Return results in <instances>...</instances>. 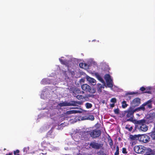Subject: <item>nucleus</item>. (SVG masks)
I'll return each mask as SVG.
<instances>
[{
  "instance_id": "8",
  "label": "nucleus",
  "mask_w": 155,
  "mask_h": 155,
  "mask_svg": "<svg viewBox=\"0 0 155 155\" xmlns=\"http://www.w3.org/2000/svg\"><path fill=\"white\" fill-rule=\"evenodd\" d=\"M41 146L45 149L49 150H52L53 149V146L50 143L46 142L45 141H44L41 143Z\"/></svg>"
},
{
  "instance_id": "44",
  "label": "nucleus",
  "mask_w": 155,
  "mask_h": 155,
  "mask_svg": "<svg viewBox=\"0 0 155 155\" xmlns=\"http://www.w3.org/2000/svg\"><path fill=\"white\" fill-rule=\"evenodd\" d=\"M149 90H150V87L149 88Z\"/></svg>"
},
{
  "instance_id": "45",
  "label": "nucleus",
  "mask_w": 155,
  "mask_h": 155,
  "mask_svg": "<svg viewBox=\"0 0 155 155\" xmlns=\"http://www.w3.org/2000/svg\"><path fill=\"white\" fill-rule=\"evenodd\" d=\"M5 149H6L5 148V149H4V150H5Z\"/></svg>"
},
{
  "instance_id": "43",
  "label": "nucleus",
  "mask_w": 155,
  "mask_h": 155,
  "mask_svg": "<svg viewBox=\"0 0 155 155\" xmlns=\"http://www.w3.org/2000/svg\"><path fill=\"white\" fill-rule=\"evenodd\" d=\"M88 97H91V95H89L88 96Z\"/></svg>"
},
{
  "instance_id": "27",
  "label": "nucleus",
  "mask_w": 155,
  "mask_h": 155,
  "mask_svg": "<svg viewBox=\"0 0 155 155\" xmlns=\"http://www.w3.org/2000/svg\"><path fill=\"white\" fill-rule=\"evenodd\" d=\"M68 114H76L78 112V111L77 110H71L68 111Z\"/></svg>"
},
{
  "instance_id": "40",
  "label": "nucleus",
  "mask_w": 155,
  "mask_h": 155,
  "mask_svg": "<svg viewBox=\"0 0 155 155\" xmlns=\"http://www.w3.org/2000/svg\"><path fill=\"white\" fill-rule=\"evenodd\" d=\"M114 103H113L112 104H110V106L111 107H114Z\"/></svg>"
},
{
  "instance_id": "30",
  "label": "nucleus",
  "mask_w": 155,
  "mask_h": 155,
  "mask_svg": "<svg viewBox=\"0 0 155 155\" xmlns=\"http://www.w3.org/2000/svg\"><path fill=\"white\" fill-rule=\"evenodd\" d=\"M19 152L20 151L18 150H17L15 151H14L13 153L15 155H20Z\"/></svg>"
},
{
  "instance_id": "31",
  "label": "nucleus",
  "mask_w": 155,
  "mask_h": 155,
  "mask_svg": "<svg viewBox=\"0 0 155 155\" xmlns=\"http://www.w3.org/2000/svg\"><path fill=\"white\" fill-rule=\"evenodd\" d=\"M128 94L129 95H133L134 94H140V93H139L138 92H128Z\"/></svg>"
},
{
  "instance_id": "13",
  "label": "nucleus",
  "mask_w": 155,
  "mask_h": 155,
  "mask_svg": "<svg viewBox=\"0 0 155 155\" xmlns=\"http://www.w3.org/2000/svg\"><path fill=\"white\" fill-rule=\"evenodd\" d=\"M145 153L147 154V155H155V153L154 150H152L150 148H147Z\"/></svg>"
},
{
  "instance_id": "28",
  "label": "nucleus",
  "mask_w": 155,
  "mask_h": 155,
  "mask_svg": "<svg viewBox=\"0 0 155 155\" xmlns=\"http://www.w3.org/2000/svg\"><path fill=\"white\" fill-rule=\"evenodd\" d=\"M76 98L78 100L83 99L84 98H85V97L82 95H78L76 97Z\"/></svg>"
},
{
  "instance_id": "5",
  "label": "nucleus",
  "mask_w": 155,
  "mask_h": 155,
  "mask_svg": "<svg viewBox=\"0 0 155 155\" xmlns=\"http://www.w3.org/2000/svg\"><path fill=\"white\" fill-rule=\"evenodd\" d=\"M90 148L96 150L101 149L103 146V144L97 142L96 140L91 142L90 144Z\"/></svg>"
},
{
  "instance_id": "20",
  "label": "nucleus",
  "mask_w": 155,
  "mask_h": 155,
  "mask_svg": "<svg viewBox=\"0 0 155 155\" xmlns=\"http://www.w3.org/2000/svg\"><path fill=\"white\" fill-rule=\"evenodd\" d=\"M82 101H71V103L74 104V105H71V106H75L77 104H79V105H81L82 104Z\"/></svg>"
},
{
  "instance_id": "18",
  "label": "nucleus",
  "mask_w": 155,
  "mask_h": 155,
  "mask_svg": "<svg viewBox=\"0 0 155 155\" xmlns=\"http://www.w3.org/2000/svg\"><path fill=\"white\" fill-rule=\"evenodd\" d=\"M139 137H140V135H130V138L132 140H134L137 139H139Z\"/></svg>"
},
{
  "instance_id": "19",
  "label": "nucleus",
  "mask_w": 155,
  "mask_h": 155,
  "mask_svg": "<svg viewBox=\"0 0 155 155\" xmlns=\"http://www.w3.org/2000/svg\"><path fill=\"white\" fill-rule=\"evenodd\" d=\"M106 81L107 85L108 87L110 88H112L113 87V85L112 83L113 81L112 80L109 81Z\"/></svg>"
},
{
  "instance_id": "42",
  "label": "nucleus",
  "mask_w": 155,
  "mask_h": 155,
  "mask_svg": "<svg viewBox=\"0 0 155 155\" xmlns=\"http://www.w3.org/2000/svg\"><path fill=\"white\" fill-rule=\"evenodd\" d=\"M41 154H46V153H40V155Z\"/></svg>"
},
{
  "instance_id": "39",
  "label": "nucleus",
  "mask_w": 155,
  "mask_h": 155,
  "mask_svg": "<svg viewBox=\"0 0 155 155\" xmlns=\"http://www.w3.org/2000/svg\"><path fill=\"white\" fill-rule=\"evenodd\" d=\"M13 153L12 152L9 153H7L5 155H12Z\"/></svg>"
},
{
  "instance_id": "37",
  "label": "nucleus",
  "mask_w": 155,
  "mask_h": 155,
  "mask_svg": "<svg viewBox=\"0 0 155 155\" xmlns=\"http://www.w3.org/2000/svg\"><path fill=\"white\" fill-rule=\"evenodd\" d=\"M109 144L110 146H112L113 145V142L112 140L110 139V141L109 143Z\"/></svg>"
},
{
  "instance_id": "15",
  "label": "nucleus",
  "mask_w": 155,
  "mask_h": 155,
  "mask_svg": "<svg viewBox=\"0 0 155 155\" xmlns=\"http://www.w3.org/2000/svg\"><path fill=\"white\" fill-rule=\"evenodd\" d=\"M46 136L47 137L51 138H54V134H53L52 131L51 130H50L47 133Z\"/></svg>"
},
{
  "instance_id": "32",
  "label": "nucleus",
  "mask_w": 155,
  "mask_h": 155,
  "mask_svg": "<svg viewBox=\"0 0 155 155\" xmlns=\"http://www.w3.org/2000/svg\"><path fill=\"white\" fill-rule=\"evenodd\" d=\"M117 101L116 99L115 98H113L111 99L110 102L113 103H115Z\"/></svg>"
},
{
  "instance_id": "24",
  "label": "nucleus",
  "mask_w": 155,
  "mask_h": 155,
  "mask_svg": "<svg viewBox=\"0 0 155 155\" xmlns=\"http://www.w3.org/2000/svg\"><path fill=\"white\" fill-rule=\"evenodd\" d=\"M127 104L126 101H123L122 103V107L123 108H124L127 107Z\"/></svg>"
},
{
  "instance_id": "9",
  "label": "nucleus",
  "mask_w": 155,
  "mask_h": 155,
  "mask_svg": "<svg viewBox=\"0 0 155 155\" xmlns=\"http://www.w3.org/2000/svg\"><path fill=\"white\" fill-rule=\"evenodd\" d=\"M140 140L143 142L147 143L149 142L150 140V137L146 134L140 135Z\"/></svg>"
},
{
  "instance_id": "29",
  "label": "nucleus",
  "mask_w": 155,
  "mask_h": 155,
  "mask_svg": "<svg viewBox=\"0 0 155 155\" xmlns=\"http://www.w3.org/2000/svg\"><path fill=\"white\" fill-rule=\"evenodd\" d=\"M119 154V147L118 146L116 147V151L114 155H118Z\"/></svg>"
},
{
  "instance_id": "26",
  "label": "nucleus",
  "mask_w": 155,
  "mask_h": 155,
  "mask_svg": "<svg viewBox=\"0 0 155 155\" xmlns=\"http://www.w3.org/2000/svg\"><path fill=\"white\" fill-rule=\"evenodd\" d=\"M86 119L90 120H93L94 119V116L93 115H90L86 118Z\"/></svg>"
},
{
  "instance_id": "16",
  "label": "nucleus",
  "mask_w": 155,
  "mask_h": 155,
  "mask_svg": "<svg viewBox=\"0 0 155 155\" xmlns=\"http://www.w3.org/2000/svg\"><path fill=\"white\" fill-rule=\"evenodd\" d=\"M59 61L61 63L64 65H65L67 66H68L69 64L68 61L67 60H63L60 58Z\"/></svg>"
},
{
  "instance_id": "3",
  "label": "nucleus",
  "mask_w": 155,
  "mask_h": 155,
  "mask_svg": "<svg viewBox=\"0 0 155 155\" xmlns=\"http://www.w3.org/2000/svg\"><path fill=\"white\" fill-rule=\"evenodd\" d=\"M81 88L83 91H82V94L84 93V91L86 93H89L90 94H94L96 92V89L94 87H91L88 84H85L81 85Z\"/></svg>"
},
{
  "instance_id": "38",
  "label": "nucleus",
  "mask_w": 155,
  "mask_h": 155,
  "mask_svg": "<svg viewBox=\"0 0 155 155\" xmlns=\"http://www.w3.org/2000/svg\"><path fill=\"white\" fill-rule=\"evenodd\" d=\"M143 93L150 94V93H151V92L150 91H146L144 92Z\"/></svg>"
},
{
  "instance_id": "23",
  "label": "nucleus",
  "mask_w": 155,
  "mask_h": 155,
  "mask_svg": "<svg viewBox=\"0 0 155 155\" xmlns=\"http://www.w3.org/2000/svg\"><path fill=\"white\" fill-rule=\"evenodd\" d=\"M104 78L106 81L111 80L110 76L109 74H106L104 77Z\"/></svg>"
},
{
  "instance_id": "36",
  "label": "nucleus",
  "mask_w": 155,
  "mask_h": 155,
  "mask_svg": "<svg viewBox=\"0 0 155 155\" xmlns=\"http://www.w3.org/2000/svg\"><path fill=\"white\" fill-rule=\"evenodd\" d=\"M140 90L142 91H144L146 90V88L143 87H142L140 88Z\"/></svg>"
},
{
  "instance_id": "7",
  "label": "nucleus",
  "mask_w": 155,
  "mask_h": 155,
  "mask_svg": "<svg viewBox=\"0 0 155 155\" xmlns=\"http://www.w3.org/2000/svg\"><path fill=\"white\" fill-rule=\"evenodd\" d=\"M140 104V99L136 98L134 99L131 102V106L130 107L134 109L135 107L139 106Z\"/></svg>"
},
{
  "instance_id": "4",
  "label": "nucleus",
  "mask_w": 155,
  "mask_h": 155,
  "mask_svg": "<svg viewBox=\"0 0 155 155\" xmlns=\"http://www.w3.org/2000/svg\"><path fill=\"white\" fill-rule=\"evenodd\" d=\"M101 132L100 130H93L87 132V134H89L90 136L93 138L99 137L101 134Z\"/></svg>"
},
{
  "instance_id": "11",
  "label": "nucleus",
  "mask_w": 155,
  "mask_h": 155,
  "mask_svg": "<svg viewBox=\"0 0 155 155\" xmlns=\"http://www.w3.org/2000/svg\"><path fill=\"white\" fill-rule=\"evenodd\" d=\"M146 103L143 104L141 105L140 107H138L137 108L134 109V110L135 111H139L141 110H143V111H145V107L146 106Z\"/></svg>"
},
{
  "instance_id": "35",
  "label": "nucleus",
  "mask_w": 155,
  "mask_h": 155,
  "mask_svg": "<svg viewBox=\"0 0 155 155\" xmlns=\"http://www.w3.org/2000/svg\"><path fill=\"white\" fill-rule=\"evenodd\" d=\"M122 153L124 154H126L127 153L126 151V149L125 148H122Z\"/></svg>"
},
{
  "instance_id": "21",
  "label": "nucleus",
  "mask_w": 155,
  "mask_h": 155,
  "mask_svg": "<svg viewBox=\"0 0 155 155\" xmlns=\"http://www.w3.org/2000/svg\"><path fill=\"white\" fill-rule=\"evenodd\" d=\"M150 136L153 140H155V130L150 133Z\"/></svg>"
},
{
  "instance_id": "10",
  "label": "nucleus",
  "mask_w": 155,
  "mask_h": 155,
  "mask_svg": "<svg viewBox=\"0 0 155 155\" xmlns=\"http://www.w3.org/2000/svg\"><path fill=\"white\" fill-rule=\"evenodd\" d=\"M58 105L60 107L64 106H71V105H74V104H71V103L68 102L67 101H64L62 103H60L58 104Z\"/></svg>"
},
{
  "instance_id": "2",
  "label": "nucleus",
  "mask_w": 155,
  "mask_h": 155,
  "mask_svg": "<svg viewBox=\"0 0 155 155\" xmlns=\"http://www.w3.org/2000/svg\"><path fill=\"white\" fill-rule=\"evenodd\" d=\"M146 120L143 119L140 120H137L134 123L135 126L140 130L145 132L148 130V126L146 125Z\"/></svg>"
},
{
  "instance_id": "1",
  "label": "nucleus",
  "mask_w": 155,
  "mask_h": 155,
  "mask_svg": "<svg viewBox=\"0 0 155 155\" xmlns=\"http://www.w3.org/2000/svg\"><path fill=\"white\" fill-rule=\"evenodd\" d=\"M134 109L130 107L128 109L124 111L125 117L127 121H130L135 123L137 120L134 119V113L135 112Z\"/></svg>"
},
{
  "instance_id": "12",
  "label": "nucleus",
  "mask_w": 155,
  "mask_h": 155,
  "mask_svg": "<svg viewBox=\"0 0 155 155\" xmlns=\"http://www.w3.org/2000/svg\"><path fill=\"white\" fill-rule=\"evenodd\" d=\"M86 78L87 81L89 82L92 84L94 85L96 84V81L93 78H91L88 76H87Z\"/></svg>"
},
{
  "instance_id": "22",
  "label": "nucleus",
  "mask_w": 155,
  "mask_h": 155,
  "mask_svg": "<svg viewBox=\"0 0 155 155\" xmlns=\"http://www.w3.org/2000/svg\"><path fill=\"white\" fill-rule=\"evenodd\" d=\"M126 129L128 130L129 131H131L133 129L132 126H130V125L127 124L125 127Z\"/></svg>"
},
{
  "instance_id": "6",
  "label": "nucleus",
  "mask_w": 155,
  "mask_h": 155,
  "mask_svg": "<svg viewBox=\"0 0 155 155\" xmlns=\"http://www.w3.org/2000/svg\"><path fill=\"white\" fill-rule=\"evenodd\" d=\"M147 149L145 147L142 146H135L134 148L135 152L137 153H143L146 152Z\"/></svg>"
},
{
  "instance_id": "41",
  "label": "nucleus",
  "mask_w": 155,
  "mask_h": 155,
  "mask_svg": "<svg viewBox=\"0 0 155 155\" xmlns=\"http://www.w3.org/2000/svg\"><path fill=\"white\" fill-rule=\"evenodd\" d=\"M83 65V63H80L79 64V66H80L81 67V66H82V65Z\"/></svg>"
},
{
  "instance_id": "14",
  "label": "nucleus",
  "mask_w": 155,
  "mask_h": 155,
  "mask_svg": "<svg viewBox=\"0 0 155 155\" xmlns=\"http://www.w3.org/2000/svg\"><path fill=\"white\" fill-rule=\"evenodd\" d=\"M152 101L151 100H150L147 102H144L143 104L146 103V106H147V108L150 109L152 108Z\"/></svg>"
},
{
  "instance_id": "33",
  "label": "nucleus",
  "mask_w": 155,
  "mask_h": 155,
  "mask_svg": "<svg viewBox=\"0 0 155 155\" xmlns=\"http://www.w3.org/2000/svg\"><path fill=\"white\" fill-rule=\"evenodd\" d=\"M75 90V92L77 93L80 94L81 93V91L79 88H76Z\"/></svg>"
},
{
  "instance_id": "17",
  "label": "nucleus",
  "mask_w": 155,
  "mask_h": 155,
  "mask_svg": "<svg viewBox=\"0 0 155 155\" xmlns=\"http://www.w3.org/2000/svg\"><path fill=\"white\" fill-rule=\"evenodd\" d=\"M95 76L101 82L103 83L104 81L103 79L101 78L100 75L98 73H95Z\"/></svg>"
},
{
  "instance_id": "25",
  "label": "nucleus",
  "mask_w": 155,
  "mask_h": 155,
  "mask_svg": "<svg viewBox=\"0 0 155 155\" xmlns=\"http://www.w3.org/2000/svg\"><path fill=\"white\" fill-rule=\"evenodd\" d=\"M85 106L87 108L89 109L91 108L92 107V104L89 103H86Z\"/></svg>"
},
{
  "instance_id": "34",
  "label": "nucleus",
  "mask_w": 155,
  "mask_h": 155,
  "mask_svg": "<svg viewBox=\"0 0 155 155\" xmlns=\"http://www.w3.org/2000/svg\"><path fill=\"white\" fill-rule=\"evenodd\" d=\"M114 112L115 114H118L119 113V109L118 108H117L114 110Z\"/></svg>"
}]
</instances>
